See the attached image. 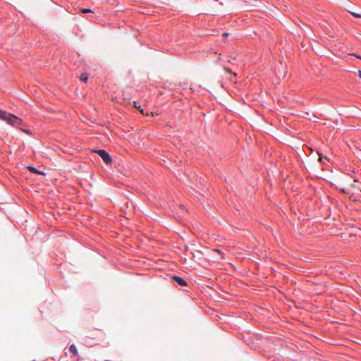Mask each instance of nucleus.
<instances>
[{
    "label": "nucleus",
    "instance_id": "obj_1",
    "mask_svg": "<svg viewBox=\"0 0 361 361\" xmlns=\"http://www.w3.org/2000/svg\"><path fill=\"white\" fill-rule=\"evenodd\" d=\"M93 152H95L98 155H99V157L103 159V161L106 164H109L111 163L112 159L106 151H105L104 149H98V150H94Z\"/></svg>",
    "mask_w": 361,
    "mask_h": 361
},
{
    "label": "nucleus",
    "instance_id": "obj_2",
    "mask_svg": "<svg viewBox=\"0 0 361 361\" xmlns=\"http://www.w3.org/2000/svg\"><path fill=\"white\" fill-rule=\"evenodd\" d=\"M13 114L8 113L5 111L0 110V119L6 121L8 124H10V121L13 118Z\"/></svg>",
    "mask_w": 361,
    "mask_h": 361
},
{
    "label": "nucleus",
    "instance_id": "obj_3",
    "mask_svg": "<svg viewBox=\"0 0 361 361\" xmlns=\"http://www.w3.org/2000/svg\"><path fill=\"white\" fill-rule=\"evenodd\" d=\"M9 125L14 126V127H18V126L23 125V121L20 118L13 115V118H11V121H10Z\"/></svg>",
    "mask_w": 361,
    "mask_h": 361
},
{
    "label": "nucleus",
    "instance_id": "obj_4",
    "mask_svg": "<svg viewBox=\"0 0 361 361\" xmlns=\"http://www.w3.org/2000/svg\"><path fill=\"white\" fill-rule=\"evenodd\" d=\"M172 279H173L175 281H176V282H177L180 286H187V283L185 282V281L183 279H182V278H180V277H179V276H172Z\"/></svg>",
    "mask_w": 361,
    "mask_h": 361
},
{
    "label": "nucleus",
    "instance_id": "obj_5",
    "mask_svg": "<svg viewBox=\"0 0 361 361\" xmlns=\"http://www.w3.org/2000/svg\"><path fill=\"white\" fill-rule=\"evenodd\" d=\"M351 187L357 191H359L361 193V182L355 179L353 184H351Z\"/></svg>",
    "mask_w": 361,
    "mask_h": 361
},
{
    "label": "nucleus",
    "instance_id": "obj_6",
    "mask_svg": "<svg viewBox=\"0 0 361 361\" xmlns=\"http://www.w3.org/2000/svg\"><path fill=\"white\" fill-rule=\"evenodd\" d=\"M27 169L30 171V172H32V173H38V174H44V172L42 171H38L37 169H36L35 167L33 166H28L27 167Z\"/></svg>",
    "mask_w": 361,
    "mask_h": 361
},
{
    "label": "nucleus",
    "instance_id": "obj_7",
    "mask_svg": "<svg viewBox=\"0 0 361 361\" xmlns=\"http://www.w3.org/2000/svg\"><path fill=\"white\" fill-rule=\"evenodd\" d=\"M69 350L73 355H75L78 353L77 348L73 344L70 346Z\"/></svg>",
    "mask_w": 361,
    "mask_h": 361
},
{
    "label": "nucleus",
    "instance_id": "obj_8",
    "mask_svg": "<svg viewBox=\"0 0 361 361\" xmlns=\"http://www.w3.org/2000/svg\"><path fill=\"white\" fill-rule=\"evenodd\" d=\"M286 68H283V71H279L278 73H276V75L279 78H283L285 77L286 75Z\"/></svg>",
    "mask_w": 361,
    "mask_h": 361
},
{
    "label": "nucleus",
    "instance_id": "obj_9",
    "mask_svg": "<svg viewBox=\"0 0 361 361\" xmlns=\"http://www.w3.org/2000/svg\"><path fill=\"white\" fill-rule=\"evenodd\" d=\"M134 107L138 109L141 114H145L144 109L141 108V106L138 105L136 102H134Z\"/></svg>",
    "mask_w": 361,
    "mask_h": 361
},
{
    "label": "nucleus",
    "instance_id": "obj_10",
    "mask_svg": "<svg viewBox=\"0 0 361 361\" xmlns=\"http://www.w3.org/2000/svg\"><path fill=\"white\" fill-rule=\"evenodd\" d=\"M80 79L81 81H83V82H86L87 81V79H88L87 75L86 73L81 74Z\"/></svg>",
    "mask_w": 361,
    "mask_h": 361
},
{
    "label": "nucleus",
    "instance_id": "obj_11",
    "mask_svg": "<svg viewBox=\"0 0 361 361\" xmlns=\"http://www.w3.org/2000/svg\"><path fill=\"white\" fill-rule=\"evenodd\" d=\"M353 16L361 18V13L348 11Z\"/></svg>",
    "mask_w": 361,
    "mask_h": 361
},
{
    "label": "nucleus",
    "instance_id": "obj_12",
    "mask_svg": "<svg viewBox=\"0 0 361 361\" xmlns=\"http://www.w3.org/2000/svg\"><path fill=\"white\" fill-rule=\"evenodd\" d=\"M81 12L82 13H93V11L92 10H90V8H82V9H81Z\"/></svg>",
    "mask_w": 361,
    "mask_h": 361
},
{
    "label": "nucleus",
    "instance_id": "obj_13",
    "mask_svg": "<svg viewBox=\"0 0 361 361\" xmlns=\"http://www.w3.org/2000/svg\"><path fill=\"white\" fill-rule=\"evenodd\" d=\"M20 130L27 134H31V131L30 130H26V129H23V128H20Z\"/></svg>",
    "mask_w": 361,
    "mask_h": 361
},
{
    "label": "nucleus",
    "instance_id": "obj_14",
    "mask_svg": "<svg viewBox=\"0 0 361 361\" xmlns=\"http://www.w3.org/2000/svg\"><path fill=\"white\" fill-rule=\"evenodd\" d=\"M353 56H355V57H357V58H358V59H361V56H360V55H357V54H353Z\"/></svg>",
    "mask_w": 361,
    "mask_h": 361
},
{
    "label": "nucleus",
    "instance_id": "obj_15",
    "mask_svg": "<svg viewBox=\"0 0 361 361\" xmlns=\"http://www.w3.org/2000/svg\"><path fill=\"white\" fill-rule=\"evenodd\" d=\"M358 76L361 79V71L360 70L358 71Z\"/></svg>",
    "mask_w": 361,
    "mask_h": 361
},
{
    "label": "nucleus",
    "instance_id": "obj_16",
    "mask_svg": "<svg viewBox=\"0 0 361 361\" xmlns=\"http://www.w3.org/2000/svg\"><path fill=\"white\" fill-rule=\"evenodd\" d=\"M319 161H322V154H319Z\"/></svg>",
    "mask_w": 361,
    "mask_h": 361
},
{
    "label": "nucleus",
    "instance_id": "obj_17",
    "mask_svg": "<svg viewBox=\"0 0 361 361\" xmlns=\"http://www.w3.org/2000/svg\"><path fill=\"white\" fill-rule=\"evenodd\" d=\"M228 35V32H224V33L223 34V36H224V37H227Z\"/></svg>",
    "mask_w": 361,
    "mask_h": 361
},
{
    "label": "nucleus",
    "instance_id": "obj_18",
    "mask_svg": "<svg viewBox=\"0 0 361 361\" xmlns=\"http://www.w3.org/2000/svg\"><path fill=\"white\" fill-rule=\"evenodd\" d=\"M225 71H227V72H229V73L231 72V71L229 68H225Z\"/></svg>",
    "mask_w": 361,
    "mask_h": 361
},
{
    "label": "nucleus",
    "instance_id": "obj_19",
    "mask_svg": "<svg viewBox=\"0 0 361 361\" xmlns=\"http://www.w3.org/2000/svg\"><path fill=\"white\" fill-rule=\"evenodd\" d=\"M342 191H343V192H345V193L347 192L344 189H343Z\"/></svg>",
    "mask_w": 361,
    "mask_h": 361
},
{
    "label": "nucleus",
    "instance_id": "obj_20",
    "mask_svg": "<svg viewBox=\"0 0 361 361\" xmlns=\"http://www.w3.org/2000/svg\"><path fill=\"white\" fill-rule=\"evenodd\" d=\"M215 251L218 252H220L219 250H215Z\"/></svg>",
    "mask_w": 361,
    "mask_h": 361
}]
</instances>
